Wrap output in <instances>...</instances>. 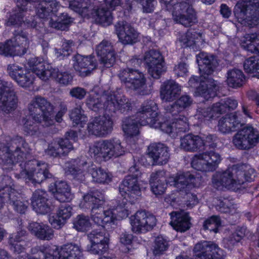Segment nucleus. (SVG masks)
<instances>
[{
	"instance_id": "obj_39",
	"label": "nucleus",
	"mask_w": 259,
	"mask_h": 259,
	"mask_svg": "<svg viewBox=\"0 0 259 259\" xmlns=\"http://www.w3.org/2000/svg\"><path fill=\"white\" fill-rule=\"evenodd\" d=\"M204 146L203 140L198 136L188 134L181 139L180 148L186 151H203Z\"/></svg>"
},
{
	"instance_id": "obj_3",
	"label": "nucleus",
	"mask_w": 259,
	"mask_h": 259,
	"mask_svg": "<svg viewBox=\"0 0 259 259\" xmlns=\"http://www.w3.org/2000/svg\"><path fill=\"white\" fill-rule=\"evenodd\" d=\"M86 104L91 110L98 112L104 110L109 113L119 111L127 113L132 110V103L124 96H116L114 94H90L86 99Z\"/></svg>"
},
{
	"instance_id": "obj_2",
	"label": "nucleus",
	"mask_w": 259,
	"mask_h": 259,
	"mask_svg": "<svg viewBox=\"0 0 259 259\" xmlns=\"http://www.w3.org/2000/svg\"><path fill=\"white\" fill-rule=\"evenodd\" d=\"M157 107L152 101L146 102L142 107L139 115L144 117L145 115L149 118L142 120V124L148 123L150 126L155 128H160L172 137L176 136L179 132H185L189 129L188 119L184 115H180L172 122L166 121L161 123L159 121V115L157 112Z\"/></svg>"
},
{
	"instance_id": "obj_26",
	"label": "nucleus",
	"mask_w": 259,
	"mask_h": 259,
	"mask_svg": "<svg viewBox=\"0 0 259 259\" xmlns=\"http://www.w3.org/2000/svg\"><path fill=\"white\" fill-rule=\"evenodd\" d=\"M73 66L78 75L85 77L91 74L97 67L96 60L91 56H84L76 54L73 58Z\"/></svg>"
},
{
	"instance_id": "obj_37",
	"label": "nucleus",
	"mask_w": 259,
	"mask_h": 259,
	"mask_svg": "<svg viewBox=\"0 0 259 259\" xmlns=\"http://www.w3.org/2000/svg\"><path fill=\"white\" fill-rule=\"evenodd\" d=\"M197 62L202 74H211L218 65L216 57L211 55L201 52L197 55Z\"/></svg>"
},
{
	"instance_id": "obj_33",
	"label": "nucleus",
	"mask_w": 259,
	"mask_h": 259,
	"mask_svg": "<svg viewBox=\"0 0 259 259\" xmlns=\"http://www.w3.org/2000/svg\"><path fill=\"white\" fill-rule=\"evenodd\" d=\"M31 204L33 209L38 213L45 214L51 211V202L46 192L36 190L33 194Z\"/></svg>"
},
{
	"instance_id": "obj_1",
	"label": "nucleus",
	"mask_w": 259,
	"mask_h": 259,
	"mask_svg": "<svg viewBox=\"0 0 259 259\" xmlns=\"http://www.w3.org/2000/svg\"><path fill=\"white\" fill-rule=\"evenodd\" d=\"M254 169L248 165L238 167L233 165L223 172H217L212 177V184L215 188L235 190L246 182H251L255 177Z\"/></svg>"
},
{
	"instance_id": "obj_52",
	"label": "nucleus",
	"mask_w": 259,
	"mask_h": 259,
	"mask_svg": "<svg viewBox=\"0 0 259 259\" xmlns=\"http://www.w3.org/2000/svg\"><path fill=\"white\" fill-rule=\"evenodd\" d=\"M109 248V241L91 243L88 245L87 249L91 253L101 255L107 252Z\"/></svg>"
},
{
	"instance_id": "obj_31",
	"label": "nucleus",
	"mask_w": 259,
	"mask_h": 259,
	"mask_svg": "<svg viewBox=\"0 0 259 259\" xmlns=\"http://www.w3.org/2000/svg\"><path fill=\"white\" fill-rule=\"evenodd\" d=\"M73 149V146L71 142L60 138L50 143L45 150V153L54 157H61L67 155Z\"/></svg>"
},
{
	"instance_id": "obj_34",
	"label": "nucleus",
	"mask_w": 259,
	"mask_h": 259,
	"mask_svg": "<svg viewBox=\"0 0 259 259\" xmlns=\"http://www.w3.org/2000/svg\"><path fill=\"white\" fill-rule=\"evenodd\" d=\"M243 121L237 113H232L221 118L218 123L219 130L224 134L229 133L238 129Z\"/></svg>"
},
{
	"instance_id": "obj_53",
	"label": "nucleus",
	"mask_w": 259,
	"mask_h": 259,
	"mask_svg": "<svg viewBox=\"0 0 259 259\" xmlns=\"http://www.w3.org/2000/svg\"><path fill=\"white\" fill-rule=\"evenodd\" d=\"M91 226L88 217L84 215H78L73 221V227L78 231L84 232Z\"/></svg>"
},
{
	"instance_id": "obj_4",
	"label": "nucleus",
	"mask_w": 259,
	"mask_h": 259,
	"mask_svg": "<svg viewBox=\"0 0 259 259\" xmlns=\"http://www.w3.org/2000/svg\"><path fill=\"white\" fill-rule=\"evenodd\" d=\"M31 151L29 144L20 136L11 139L6 148L4 144L0 143V158L3 163V168L9 169L14 163L22 162Z\"/></svg>"
},
{
	"instance_id": "obj_17",
	"label": "nucleus",
	"mask_w": 259,
	"mask_h": 259,
	"mask_svg": "<svg viewBox=\"0 0 259 259\" xmlns=\"http://www.w3.org/2000/svg\"><path fill=\"white\" fill-rule=\"evenodd\" d=\"M18 102L12 83L0 79V111L9 114L17 108Z\"/></svg>"
},
{
	"instance_id": "obj_49",
	"label": "nucleus",
	"mask_w": 259,
	"mask_h": 259,
	"mask_svg": "<svg viewBox=\"0 0 259 259\" xmlns=\"http://www.w3.org/2000/svg\"><path fill=\"white\" fill-rule=\"evenodd\" d=\"M38 123H40L34 121L30 116L29 117H24L21 120L23 131L27 134L31 136L34 135L39 132Z\"/></svg>"
},
{
	"instance_id": "obj_50",
	"label": "nucleus",
	"mask_w": 259,
	"mask_h": 259,
	"mask_svg": "<svg viewBox=\"0 0 259 259\" xmlns=\"http://www.w3.org/2000/svg\"><path fill=\"white\" fill-rule=\"evenodd\" d=\"M202 37V34L194 31H188L185 34L181 36L179 40L185 47H190L194 44L197 40Z\"/></svg>"
},
{
	"instance_id": "obj_18",
	"label": "nucleus",
	"mask_w": 259,
	"mask_h": 259,
	"mask_svg": "<svg viewBox=\"0 0 259 259\" xmlns=\"http://www.w3.org/2000/svg\"><path fill=\"white\" fill-rule=\"evenodd\" d=\"M259 142V132L253 127L246 126L239 130L233 136V143L239 149H249Z\"/></svg>"
},
{
	"instance_id": "obj_15",
	"label": "nucleus",
	"mask_w": 259,
	"mask_h": 259,
	"mask_svg": "<svg viewBox=\"0 0 259 259\" xmlns=\"http://www.w3.org/2000/svg\"><path fill=\"white\" fill-rule=\"evenodd\" d=\"M130 174L122 181L119 186V191L124 198H128L131 201L135 200L141 195V191L138 182L141 173L136 166H132L129 169Z\"/></svg>"
},
{
	"instance_id": "obj_10",
	"label": "nucleus",
	"mask_w": 259,
	"mask_h": 259,
	"mask_svg": "<svg viewBox=\"0 0 259 259\" xmlns=\"http://www.w3.org/2000/svg\"><path fill=\"white\" fill-rule=\"evenodd\" d=\"M28 109L32 118L42 126L49 127L54 124V106L43 97L33 98L28 104Z\"/></svg>"
},
{
	"instance_id": "obj_41",
	"label": "nucleus",
	"mask_w": 259,
	"mask_h": 259,
	"mask_svg": "<svg viewBox=\"0 0 259 259\" xmlns=\"http://www.w3.org/2000/svg\"><path fill=\"white\" fill-rule=\"evenodd\" d=\"M50 190L55 198L61 202L69 201L72 198L70 188L65 182H56Z\"/></svg>"
},
{
	"instance_id": "obj_58",
	"label": "nucleus",
	"mask_w": 259,
	"mask_h": 259,
	"mask_svg": "<svg viewBox=\"0 0 259 259\" xmlns=\"http://www.w3.org/2000/svg\"><path fill=\"white\" fill-rule=\"evenodd\" d=\"M214 110V104L212 108L209 107L205 108L200 106L198 108L197 111L198 118L200 119L204 118L206 120H209L217 116L218 115L220 114V113L217 112Z\"/></svg>"
},
{
	"instance_id": "obj_12",
	"label": "nucleus",
	"mask_w": 259,
	"mask_h": 259,
	"mask_svg": "<svg viewBox=\"0 0 259 259\" xmlns=\"http://www.w3.org/2000/svg\"><path fill=\"white\" fill-rule=\"evenodd\" d=\"M49 165L45 162L36 160L29 161L20 174H16L18 178L32 181V183L40 184L46 179L51 178L52 175L49 171Z\"/></svg>"
},
{
	"instance_id": "obj_5",
	"label": "nucleus",
	"mask_w": 259,
	"mask_h": 259,
	"mask_svg": "<svg viewBox=\"0 0 259 259\" xmlns=\"http://www.w3.org/2000/svg\"><path fill=\"white\" fill-rule=\"evenodd\" d=\"M84 205L91 208V218L97 225L104 228L105 225L114 222L115 219L113 210H104L102 206L105 202L104 194L99 191H94L83 196Z\"/></svg>"
},
{
	"instance_id": "obj_60",
	"label": "nucleus",
	"mask_w": 259,
	"mask_h": 259,
	"mask_svg": "<svg viewBox=\"0 0 259 259\" xmlns=\"http://www.w3.org/2000/svg\"><path fill=\"white\" fill-rule=\"evenodd\" d=\"M218 201V204L217 205V208L220 212L223 213H230L232 214L236 212V206L232 204L228 200H219Z\"/></svg>"
},
{
	"instance_id": "obj_8",
	"label": "nucleus",
	"mask_w": 259,
	"mask_h": 259,
	"mask_svg": "<svg viewBox=\"0 0 259 259\" xmlns=\"http://www.w3.org/2000/svg\"><path fill=\"white\" fill-rule=\"evenodd\" d=\"M28 65L32 72L42 80H47L52 78L64 85H68L72 81L73 77L71 74L67 72H60L58 69L44 63L37 58L29 59Z\"/></svg>"
},
{
	"instance_id": "obj_42",
	"label": "nucleus",
	"mask_w": 259,
	"mask_h": 259,
	"mask_svg": "<svg viewBox=\"0 0 259 259\" xmlns=\"http://www.w3.org/2000/svg\"><path fill=\"white\" fill-rule=\"evenodd\" d=\"M14 186H11V190L9 192H6V201L9 202L14 209L20 213H24L27 208V203H25L22 200L20 194L12 188Z\"/></svg>"
},
{
	"instance_id": "obj_46",
	"label": "nucleus",
	"mask_w": 259,
	"mask_h": 259,
	"mask_svg": "<svg viewBox=\"0 0 259 259\" xmlns=\"http://www.w3.org/2000/svg\"><path fill=\"white\" fill-rule=\"evenodd\" d=\"M92 14L96 22L103 26H108L112 23V13L107 8H101L96 9Z\"/></svg>"
},
{
	"instance_id": "obj_11",
	"label": "nucleus",
	"mask_w": 259,
	"mask_h": 259,
	"mask_svg": "<svg viewBox=\"0 0 259 259\" xmlns=\"http://www.w3.org/2000/svg\"><path fill=\"white\" fill-rule=\"evenodd\" d=\"M118 76L126 87L134 90L140 95H148L151 90L146 89V79L144 74L138 69L126 67L120 69Z\"/></svg>"
},
{
	"instance_id": "obj_35",
	"label": "nucleus",
	"mask_w": 259,
	"mask_h": 259,
	"mask_svg": "<svg viewBox=\"0 0 259 259\" xmlns=\"http://www.w3.org/2000/svg\"><path fill=\"white\" fill-rule=\"evenodd\" d=\"M27 9L24 6L19 7L18 5L14 10L13 13L10 16L6 22L7 26H21L22 24L26 25L28 27L35 28L36 22L32 20V21L26 19L24 20V13L26 12Z\"/></svg>"
},
{
	"instance_id": "obj_22",
	"label": "nucleus",
	"mask_w": 259,
	"mask_h": 259,
	"mask_svg": "<svg viewBox=\"0 0 259 259\" xmlns=\"http://www.w3.org/2000/svg\"><path fill=\"white\" fill-rule=\"evenodd\" d=\"M193 251L196 259H220L225 256L224 251L211 241L197 243Z\"/></svg>"
},
{
	"instance_id": "obj_30",
	"label": "nucleus",
	"mask_w": 259,
	"mask_h": 259,
	"mask_svg": "<svg viewBox=\"0 0 259 259\" xmlns=\"http://www.w3.org/2000/svg\"><path fill=\"white\" fill-rule=\"evenodd\" d=\"M148 101L145 102L139 109L138 112H137L136 118L134 117H125L122 120V128L124 133L129 137L136 136L139 133V125H145L148 124H142V120H145L147 118L150 117V115L147 116L145 115L144 117L139 115V113L142 110L144 105ZM150 125V124H149Z\"/></svg>"
},
{
	"instance_id": "obj_61",
	"label": "nucleus",
	"mask_w": 259,
	"mask_h": 259,
	"mask_svg": "<svg viewBox=\"0 0 259 259\" xmlns=\"http://www.w3.org/2000/svg\"><path fill=\"white\" fill-rule=\"evenodd\" d=\"M152 192L155 195H161L166 190L167 183L166 181L150 183Z\"/></svg>"
},
{
	"instance_id": "obj_24",
	"label": "nucleus",
	"mask_w": 259,
	"mask_h": 259,
	"mask_svg": "<svg viewBox=\"0 0 259 259\" xmlns=\"http://www.w3.org/2000/svg\"><path fill=\"white\" fill-rule=\"evenodd\" d=\"M113 122L109 115L95 117L88 125L89 133L97 136L103 137L112 130Z\"/></svg>"
},
{
	"instance_id": "obj_57",
	"label": "nucleus",
	"mask_w": 259,
	"mask_h": 259,
	"mask_svg": "<svg viewBox=\"0 0 259 259\" xmlns=\"http://www.w3.org/2000/svg\"><path fill=\"white\" fill-rule=\"evenodd\" d=\"M244 69L246 72L259 73V57H251L245 60L243 64Z\"/></svg>"
},
{
	"instance_id": "obj_27",
	"label": "nucleus",
	"mask_w": 259,
	"mask_h": 259,
	"mask_svg": "<svg viewBox=\"0 0 259 259\" xmlns=\"http://www.w3.org/2000/svg\"><path fill=\"white\" fill-rule=\"evenodd\" d=\"M8 70L10 75L20 86L26 88L32 84L34 79L32 73L15 64L8 65Z\"/></svg>"
},
{
	"instance_id": "obj_6",
	"label": "nucleus",
	"mask_w": 259,
	"mask_h": 259,
	"mask_svg": "<svg viewBox=\"0 0 259 259\" xmlns=\"http://www.w3.org/2000/svg\"><path fill=\"white\" fill-rule=\"evenodd\" d=\"M67 171L74 179L82 182L87 179V173L91 175L93 181L97 183H108L111 181L110 175L104 169L97 167L92 162L77 159L68 167Z\"/></svg>"
},
{
	"instance_id": "obj_14",
	"label": "nucleus",
	"mask_w": 259,
	"mask_h": 259,
	"mask_svg": "<svg viewBox=\"0 0 259 259\" xmlns=\"http://www.w3.org/2000/svg\"><path fill=\"white\" fill-rule=\"evenodd\" d=\"M29 47L27 35L22 31L14 32V37L5 43H0V55L5 56H21Z\"/></svg>"
},
{
	"instance_id": "obj_44",
	"label": "nucleus",
	"mask_w": 259,
	"mask_h": 259,
	"mask_svg": "<svg viewBox=\"0 0 259 259\" xmlns=\"http://www.w3.org/2000/svg\"><path fill=\"white\" fill-rule=\"evenodd\" d=\"M218 90L216 82L211 78L208 79L206 82L203 81L197 89L198 94L206 100L214 97Z\"/></svg>"
},
{
	"instance_id": "obj_29",
	"label": "nucleus",
	"mask_w": 259,
	"mask_h": 259,
	"mask_svg": "<svg viewBox=\"0 0 259 259\" xmlns=\"http://www.w3.org/2000/svg\"><path fill=\"white\" fill-rule=\"evenodd\" d=\"M173 185L180 191L187 192L200 185V180L189 172L177 174L173 178Z\"/></svg>"
},
{
	"instance_id": "obj_63",
	"label": "nucleus",
	"mask_w": 259,
	"mask_h": 259,
	"mask_svg": "<svg viewBox=\"0 0 259 259\" xmlns=\"http://www.w3.org/2000/svg\"><path fill=\"white\" fill-rule=\"evenodd\" d=\"M204 141V150L203 151H207V148L214 149L217 146L219 141L218 137L214 135H209L207 136Z\"/></svg>"
},
{
	"instance_id": "obj_28",
	"label": "nucleus",
	"mask_w": 259,
	"mask_h": 259,
	"mask_svg": "<svg viewBox=\"0 0 259 259\" xmlns=\"http://www.w3.org/2000/svg\"><path fill=\"white\" fill-rule=\"evenodd\" d=\"M147 155L152 159L153 165L166 164L169 158L168 148L161 143H153L148 147Z\"/></svg>"
},
{
	"instance_id": "obj_45",
	"label": "nucleus",
	"mask_w": 259,
	"mask_h": 259,
	"mask_svg": "<svg viewBox=\"0 0 259 259\" xmlns=\"http://www.w3.org/2000/svg\"><path fill=\"white\" fill-rule=\"evenodd\" d=\"M245 80V76L240 69L234 68L229 70L227 72L226 82L230 87L233 88L241 87L244 83Z\"/></svg>"
},
{
	"instance_id": "obj_56",
	"label": "nucleus",
	"mask_w": 259,
	"mask_h": 259,
	"mask_svg": "<svg viewBox=\"0 0 259 259\" xmlns=\"http://www.w3.org/2000/svg\"><path fill=\"white\" fill-rule=\"evenodd\" d=\"M252 34H247L245 40L242 42L241 47L245 50L251 53L259 54L258 45H256L254 39H250Z\"/></svg>"
},
{
	"instance_id": "obj_47",
	"label": "nucleus",
	"mask_w": 259,
	"mask_h": 259,
	"mask_svg": "<svg viewBox=\"0 0 259 259\" xmlns=\"http://www.w3.org/2000/svg\"><path fill=\"white\" fill-rule=\"evenodd\" d=\"M238 106V102L235 99L227 98L214 104V111L223 114L228 110H234Z\"/></svg>"
},
{
	"instance_id": "obj_43",
	"label": "nucleus",
	"mask_w": 259,
	"mask_h": 259,
	"mask_svg": "<svg viewBox=\"0 0 259 259\" xmlns=\"http://www.w3.org/2000/svg\"><path fill=\"white\" fill-rule=\"evenodd\" d=\"M59 259H81V249L76 244H67L59 248Z\"/></svg>"
},
{
	"instance_id": "obj_7",
	"label": "nucleus",
	"mask_w": 259,
	"mask_h": 259,
	"mask_svg": "<svg viewBox=\"0 0 259 259\" xmlns=\"http://www.w3.org/2000/svg\"><path fill=\"white\" fill-rule=\"evenodd\" d=\"M195 0L182 1L174 4L175 0H160L167 10L172 8V17L175 22L185 27H190L198 22L196 13L192 6Z\"/></svg>"
},
{
	"instance_id": "obj_21",
	"label": "nucleus",
	"mask_w": 259,
	"mask_h": 259,
	"mask_svg": "<svg viewBox=\"0 0 259 259\" xmlns=\"http://www.w3.org/2000/svg\"><path fill=\"white\" fill-rule=\"evenodd\" d=\"M133 232L144 233L151 230L156 224L155 217L145 210L138 211L130 218Z\"/></svg>"
},
{
	"instance_id": "obj_25",
	"label": "nucleus",
	"mask_w": 259,
	"mask_h": 259,
	"mask_svg": "<svg viewBox=\"0 0 259 259\" xmlns=\"http://www.w3.org/2000/svg\"><path fill=\"white\" fill-rule=\"evenodd\" d=\"M96 52L100 56V62L106 68H110L115 63L116 54L112 43L104 39L96 47Z\"/></svg>"
},
{
	"instance_id": "obj_32",
	"label": "nucleus",
	"mask_w": 259,
	"mask_h": 259,
	"mask_svg": "<svg viewBox=\"0 0 259 259\" xmlns=\"http://www.w3.org/2000/svg\"><path fill=\"white\" fill-rule=\"evenodd\" d=\"M72 208L68 204L61 205L58 208L56 213L49 215V222L53 228L60 229L66 224L72 214Z\"/></svg>"
},
{
	"instance_id": "obj_38",
	"label": "nucleus",
	"mask_w": 259,
	"mask_h": 259,
	"mask_svg": "<svg viewBox=\"0 0 259 259\" xmlns=\"http://www.w3.org/2000/svg\"><path fill=\"white\" fill-rule=\"evenodd\" d=\"M27 228L32 234L40 240L48 241L54 237L53 229L47 224L32 222Z\"/></svg>"
},
{
	"instance_id": "obj_55",
	"label": "nucleus",
	"mask_w": 259,
	"mask_h": 259,
	"mask_svg": "<svg viewBox=\"0 0 259 259\" xmlns=\"http://www.w3.org/2000/svg\"><path fill=\"white\" fill-rule=\"evenodd\" d=\"M221 226V221L219 217L213 215L206 220L203 223V227L205 230H209L216 233L218 228Z\"/></svg>"
},
{
	"instance_id": "obj_40",
	"label": "nucleus",
	"mask_w": 259,
	"mask_h": 259,
	"mask_svg": "<svg viewBox=\"0 0 259 259\" xmlns=\"http://www.w3.org/2000/svg\"><path fill=\"white\" fill-rule=\"evenodd\" d=\"M170 224L177 231L185 232L190 228V218L187 213L173 211L170 213Z\"/></svg>"
},
{
	"instance_id": "obj_9",
	"label": "nucleus",
	"mask_w": 259,
	"mask_h": 259,
	"mask_svg": "<svg viewBox=\"0 0 259 259\" xmlns=\"http://www.w3.org/2000/svg\"><path fill=\"white\" fill-rule=\"evenodd\" d=\"M89 152L95 159L107 161L123 155L125 148L119 139L113 138L96 142L90 147Z\"/></svg>"
},
{
	"instance_id": "obj_16",
	"label": "nucleus",
	"mask_w": 259,
	"mask_h": 259,
	"mask_svg": "<svg viewBox=\"0 0 259 259\" xmlns=\"http://www.w3.org/2000/svg\"><path fill=\"white\" fill-rule=\"evenodd\" d=\"M221 155L213 150L206 151L196 154L191 161V165L194 169L203 172L215 170L221 161Z\"/></svg>"
},
{
	"instance_id": "obj_54",
	"label": "nucleus",
	"mask_w": 259,
	"mask_h": 259,
	"mask_svg": "<svg viewBox=\"0 0 259 259\" xmlns=\"http://www.w3.org/2000/svg\"><path fill=\"white\" fill-rule=\"evenodd\" d=\"M168 247V242L162 236H158L156 238L153 248V252L154 255H159L163 253Z\"/></svg>"
},
{
	"instance_id": "obj_48",
	"label": "nucleus",
	"mask_w": 259,
	"mask_h": 259,
	"mask_svg": "<svg viewBox=\"0 0 259 259\" xmlns=\"http://www.w3.org/2000/svg\"><path fill=\"white\" fill-rule=\"evenodd\" d=\"M12 185V180L8 176L0 177V208L6 201V192H9Z\"/></svg>"
},
{
	"instance_id": "obj_62",
	"label": "nucleus",
	"mask_w": 259,
	"mask_h": 259,
	"mask_svg": "<svg viewBox=\"0 0 259 259\" xmlns=\"http://www.w3.org/2000/svg\"><path fill=\"white\" fill-rule=\"evenodd\" d=\"M87 90L80 87H74L70 90L69 95L73 98L82 100L87 95Z\"/></svg>"
},
{
	"instance_id": "obj_59",
	"label": "nucleus",
	"mask_w": 259,
	"mask_h": 259,
	"mask_svg": "<svg viewBox=\"0 0 259 259\" xmlns=\"http://www.w3.org/2000/svg\"><path fill=\"white\" fill-rule=\"evenodd\" d=\"M70 118L72 121L73 125H78L87 120V117L82 113L80 107L73 109L70 113Z\"/></svg>"
},
{
	"instance_id": "obj_51",
	"label": "nucleus",
	"mask_w": 259,
	"mask_h": 259,
	"mask_svg": "<svg viewBox=\"0 0 259 259\" xmlns=\"http://www.w3.org/2000/svg\"><path fill=\"white\" fill-rule=\"evenodd\" d=\"M88 237L91 243L109 240V234L104 228L93 230L88 235Z\"/></svg>"
},
{
	"instance_id": "obj_23",
	"label": "nucleus",
	"mask_w": 259,
	"mask_h": 259,
	"mask_svg": "<svg viewBox=\"0 0 259 259\" xmlns=\"http://www.w3.org/2000/svg\"><path fill=\"white\" fill-rule=\"evenodd\" d=\"M115 27L119 41L122 45H133L138 41L139 33L131 24L119 21Z\"/></svg>"
},
{
	"instance_id": "obj_20",
	"label": "nucleus",
	"mask_w": 259,
	"mask_h": 259,
	"mask_svg": "<svg viewBox=\"0 0 259 259\" xmlns=\"http://www.w3.org/2000/svg\"><path fill=\"white\" fill-rule=\"evenodd\" d=\"M36 14L42 19H48L50 18L49 25L58 30H65L72 22V19L67 14H61L57 19H54L51 14V12L46 7L45 1L40 0L39 3L36 7Z\"/></svg>"
},
{
	"instance_id": "obj_36",
	"label": "nucleus",
	"mask_w": 259,
	"mask_h": 259,
	"mask_svg": "<svg viewBox=\"0 0 259 259\" xmlns=\"http://www.w3.org/2000/svg\"><path fill=\"white\" fill-rule=\"evenodd\" d=\"M181 93V87L173 80H167L160 87L161 99L165 102L176 100Z\"/></svg>"
},
{
	"instance_id": "obj_13",
	"label": "nucleus",
	"mask_w": 259,
	"mask_h": 259,
	"mask_svg": "<svg viewBox=\"0 0 259 259\" xmlns=\"http://www.w3.org/2000/svg\"><path fill=\"white\" fill-rule=\"evenodd\" d=\"M234 13L239 22L256 24L259 20V0H241L236 5Z\"/></svg>"
},
{
	"instance_id": "obj_19",
	"label": "nucleus",
	"mask_w": 259,
	"mask_h": 259,
	"mask_svg": "<svg viewBox=\"0 0 259 259\" xmlns=\"http://www.w3.org/2000/svg\"><path fill=\"white\" fill-rule=\"evenodd\" d=\"M144 61L149 74L153 78H159L166 71L164 58L159 51L151 50L146 52Z\"/></svg>"
},
{
	"instance_id": "obj_64",
	"label": "nucleus",
	"mask_w": 259,
	"mask_h": 259,
	"mask_svg": "<svg viewBox=\"0 0 259 259\" xmlns=\"http://www.w3.org/2000/svg\"><path fill=\"white\" fill-rule=\"evenodd\" d=\"M165 171L163 169H159L151 173L149 179V183L166 181Z\"/></svg>"
}]
</instances>
